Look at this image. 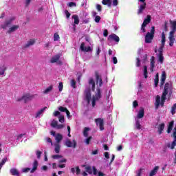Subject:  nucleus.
Masks as SVG:
<instances>
[{
	"label": "nucleus",
	"instance_id": "f257e3e1",
	"mask_svg": "<svg viewBox=\"0 0 176 176\" xmlns=\"http://www.w3.org/2000/svg\"><path fill=\"white\" fill-rule=\"evenodd\" d=\"M155 38V26L151 27V32H148L145 36V43H152V40Z\"/></svg>",
	"mask_w": 176,
	"mask_h": 176
},
{
	"label": "nucleus",
	"instance_id": "f03ea898",
	"mask_svg": "<svg viewBox=\"0 0 176 176\" xmlns=\"http://www.w3.org/2000/svg\"><path fill=\"white\" fill-rule=\"evenodd\" d=\"M34 96L33 94H31L30 93L25 94L21 98L18 99L17 101H23L25 104H27L28 101H31L33 100Z\"/></svg>",
	"mask_w": 176,
	"mask_h": 176
},
{
	"label": "nucleus",
	"instance_id": "4d7b16f0",
	"mask_svg": "<svg viewBox=\"0 0 176 176\" xmlns=\"http://www.w3.org/2000/svg\"><path fill=\"white\" fill-rule=\"evenodd\" d=\"M96 9L98 12H102V7L100 4L96 5Z\"/></svg>",
	"mask_w": 176,
	"mask_h": 176
},
{
	"label": "nucleus",
	"instance_id": "bf43d9fd",
	"mask_svg": "<svg viewBox=\"0 0 176 176\" xmlns=\"http://www.w3.org/2000/svg\"><path fill=\"white\" fill-rule=\"evenodd\" d=\"M167 21L164 22V31H165V32H167L168 31V28H167Z\"/></svg>",
	"mask_w": 176,
	"mask_h": 176
},
{
	"label": "nucleus",
	"instance_id": "3c124183",
	"mask_svg": "<svg viewBox=\"0 0 176 176\" xmlns=\"http://www.w3.org/2000/svg\"><path fill=\"white\" fill-rule=\"evenodd\" d=\"M60 39V35H58V33H55L54 34V41L56 42Z\"/></svg>",
	"mask_w": 176,
	"mask_h": 176
},
{
	"label": "nucleus",
	"instance_id": "e2e57ef3",
	"mask_svg": "<svg viewBox=\"0 0 176 176\" xmlns=\"http://www.w3.org/2000/svg\"><path fill=\"white\" fill-rule=\"evenodd\" d=\"M146 25H144V24H142V26H141V31L142 32H146Z\"/></svg>",
	"mask_w": 176,
	"mask_h": 176
},
{
	"label": "nucleus",
	"instance_id": "774afa93",
	"mask_svg": "<svg viewBox=\"0 0 176 176\" xmlns=\"http://www.w3.org/2000/svg\"><path fill=\"white\" fill-rule=\"evenodd\" d=\"M101 20V16H96L95 17V22L96 23H100V21Z\"/></svg>",
	"mask_w": 176,
	"mask_h": 176
},
{
	"label": "nucleus",
	"instance_id": "473e14b6",
	"mask_svg": "<svg viewBox=\"0 0 176 176\" xmlns=\"http://www.w3.org/2000/svg\"><path fill=\"white\" fill-rule=\"evenodd\" d=\"M63 140V135L58 133L56 136V141L59 144V142H61V140Z\"/></svg>",
	"mask_w": 176,
	"mask_h": 176
},
{
	"label": "nucleus",
	"instance_id": "9b49d317",
	"mask_svg": "<svg viewBox=\"0 0 176 176\" xmlns=\"http://www.w3.org/2000/svg\"><path fill=\"white\" fill-rule=\"evenodd\" d=\"M14 20V18H11L10 19L6 21L3 25H1V28H3V30H6V28L8 27H9V25H10V24H12V21Z\"/></svg>",
	"mask_w": 176,
	"mask_h": 176
},
{
	"label": "nucleus",
	"instance_id": "cd10ccee",
	"mask_svg": "<svg viewBox=\"0 0 176 176\" xmlns=\"http://www.w3.org/2000/svg\"><path fill=\"white\" fill-rule=\"evenodd\" d=\"M47 107H45L41 109H40L36 113V116H35V118H41V115H42L43 113V112H45V111H46V109Z\"/></svg>",
	"mask_w": 176,
	"mask_h": 176
},
{
	"label": "nucleus",
	"instance_id": "4c0bfd02",
	"mask_svg": "<svg viewBox=\"0 0 176 176\" xmlns=\"http://www.w3.org/2000/svg\"><path fill=\"white\" fill-rule=\"evenodd\" d=\"M144 75L145 79H148V67L146 65L144 66Z\"/></svg>",
	"mask_w": 176,
	"mask_h": 176
},
{
	"label": "nucleus",
	"instance_id": "c85d7f7f",
	"mask_svg": "<svg viewBox=\"0 0 176 176\" xmlns=\"http://www.w3.org/2000/svg\"><path fill=\"white\" fill-rule=\"evenodd\" d=\"M95 98L98 100L101 98V87L97 88V94L95 95Z\"/></svg>",
	"mask_w": 176,
	"mask_h": 176
},
{
	"label": "nucleus",
	"instance_id": "393cba45",
	"mask_svg": "<svg viewBox=\"0 0 176 176\" xmlns=\"http://www.w3.org/2000/svg\"><path fill=\"white\" fill-rule=\"evenodd\" d=\"M58 60H60V55L57 54L51 58L50 63L54 64V63H57Z\"/></svg>",
	"mask_w": 176,
	"mask_h": 176
},
{
	"label": "nucleus",
	"instance_id": "864d4df0",
	"mask_svg": "<svg viewBox=\"0 0 176 176\" xmlns=\"http://www.w3.org/2000/svg\"><path fill=\"white\" fill-rule=\"evenodd\" d=\"M91 140H93V137L91 136H89L88 138L86 139L85 143L87 144V145H89L90 144Z\"/></svg>",
	"mask_w": 176,
	"mask_h": 176
},
{
	"label": "nucleus",
	"instance_id": "13d9d810",
	"mask_svg": "<svg viewBox=\"0 0 176 176\" xmlns=\"http://www.w3.org/2000/svg\"><path fill=\"white\" fill-rule=\"evenodd\" d=\"M58 125L57 121H54L52 123H51L52 127H54V129L57 128V126Z\"/></svg>",
	"mask_w": 176,
	"mask_h": 176
},
{
	"label": "nucleus",
	"instance_id": "6ab92c4d",
	"mask_svg": "<svg viewBox=\"0 0 176 176\" xmlns=\"http://www.w3.org/2000/svg\"><path fill=\"white\" fill-rule=\"evenodd\" d=\"M159 166H156L153 168V169L149 173V176H154L156 175V174L157 173V171H159Z\"/></svg>",
	"mask_w": 176,
	"mask_h": 176
},
{
	"label": "nucleus",
	"instance_id": "5701e85b",
	"mask_svg": "<svg viewBox=\"0 0 176 176\" xmlns=\"http://www.w3.org/2000/svg\"><path fill=\"white\" fill-rule=\"evenodd\" d=\"M35 43V39H30L27 42V43L24 45V48L27 49L28 47H30V46H32Z\"/></svg>",
	"mask_w": 176,
	"mask_h": 176
},
{
	"label": "nucleus",
	"instance_id": "72a5a7b5",
	"mask_svg": "<svg viewBox=\"0 0 176 176\" xmlns=\"http://www.w3.org/2000/svg\"><path fill=\"white\" fill-rule=\"evenodd\" d=\"M166 95H162L161 103H160L161 107H164V102H166Z\"/></svg>",
	"mask_w": 176,
	"mask_h": 176
},
{
	"label": "nucleus",
	"instance_id": "aec40b11",
	"mask_svg": "<svg viewBox=\"0 0 176 176\" xmlns=\"http://www.w3.org/2000/svg\"><path fill=\"white\" fill-rule=\"evenodd\" d=\"M166 82V72H163L161 77L160 87H163Z\"/></svg>",
	"mask_w": 176,
	"mask_h": 176
},
{
	"label": "nucleus",
	"instance_id": "8fccbe9b",
	"mask_svg": "<svg viewBox=\"0 0 176 176\" xmlns=\"http://www.w3.org/2000/svg\"><path fill=\"white\" fill-rule=\"evenodd\" d=\"M6 162H8V157H4L2 160L1 162H0V167H3L5 163H6Z\"/></svg>",
	"mask_w": 176,
	"mask_h": 176
},
{
	"label": "nucleus",
	"instance_id": "6e6552de",
	"mask_svg": "<svg viewBox=\"0 0 176 176\" xmlns=\"http://www.w3.org/2000/svg\"><path fill=\"white\" fill-rule=\"evenodd\" d=\"M171 137L174 138V140L172 142V143H168L166 144V146L167 148H170V149H175L176 146V135L173 133V135H171Z\"/></svg>",
	"mask_w": 176,
	"mask_h": 176
},
{
	"label": "nucleus",
	"instance_id": "412c9836",
	"mask_svg": "<svg viewBox=\"0 0 176 176\" xmlns=\"http://www.w3.org/2000/svg\"><path fill=\"white\" fill-rule=\"evenodd\" d=\"M164 127H166V124L164 123H162L158 126V134L160 135L162 133H163L164 130Z\"/></svg>",
	"mask_w": 176,
	"mask_h": 176
},
{
	"label": "nucleus",
	"instance_id": "a211bd4d",
	"mask_svg": "<svg viewBox=\"0 0 176 176\" xmlns=\"http://www.w3.org/2000/svg\"><path fill=\"white\" fill-rule=\"evenodd\" d=\"M11 175H14V176H20V172H19V170L12 168L10 169V170Z\"/></svg>",
	"mask_w": 176,
	"mask_h": 176
},
{
	"label": "nucleus",
	"instance_id": "b1692460",
	"mask_svg": "<svg viewBox=\"0 0 176 176\" xmlns=\"http://www.w3.org/2000/svg\"><path fill=\"white\" fill-rule=\"evenodd\" d=\"M102 5H107L108 8H112V0H102Z\"/></svg>",
	"mask_w": 176,
	"mask_h": 176
},
{
	"label": "nucleus",
	"instance_id": "1a4fd4ad",
	"mask_svg": "<svg viewBox=\"0 0 176 176\" xmlns=\"http://www.w3.org/2000/svg\"><path fill=\"white\" fill-rule=\"evenodd\" d=\"M108 41H114V42L118 43V42L120 41V38H119V36L116 35V34H111L109 36Z\"/></svg>",
	"mask_w": 176,
	"mask_h": 176
},
{
	"label": "nucleus",
	"instance_id": "dca6fc26",
	"mask_svg": "<svg viewBox=\"0 0 176 176\" xmlns=\"http://www.w3.org/2000/svg\"><path fill=\"white\" fill-rule=\"evenodd\" d=\"M152 20V16H151V15H147L146 17L144 19L142 24L144 25H148V24H149V23H151V21Z\"/></svg>",
	"mask_w": 176,
	"mask_h": 176
},
{
	"label": "nucleus",
	"instance_id": "9d476101",
	"mask_svg": "<svg viewBox=\"0 0 176 176\" xmlns=\"http://www.w3.org/2000/svg\"><path fill=\"white\" fill-rule=\"evenodd\" d=\"M14 20V18H11L10 19L6 21L3 25H1V28H3V30H6V28L8 27H9V25H10V24H12V21Z\"/></svg>",
	"mask_w": 176,
	"mask_h": 176
},
{
	"label": "nucleus",
	"instance_id": "09e8293b",
	"mask_svg": "<svg viewBox=\"0 0 176 176\" xmlns=\"http://www.w3.org/2000/svg\"><path fill=\"white\" fill-rule=\"evenodd\" d=\"M135 127H136L137 130H141V124L140 123L139 120H136Z\"/></svg>",
	"mask_w": 176,
	"mask_h": 176
},
{
	"label": "nucleus",
	"instance_id": "4468645a",
	"mask_svg": "<svg viewBox=\"0 0 176 176\" xmlns=\"http://www.w3.org/2000/svg\"><path fill=\"white\" fill-rule=\"evenodd\" d=\"M173 127H174V120L170 121L168 125V129L166 131V133L168 134H170L171 133V131H173Z\"/></svg>",
	"mask_w": 176,
	"mask_h": 176
},
{
	"label": "nucleus",
	"instance_id": "603ef678",
	"mask_svg": "<svg viewBox=\"0 0 176 176\" xmlns=\"http://www.w3.org/2000/svg\"><path fill=\"white\" fill-rule=\"evenodd\" d=\"M175 31L176 30H172V31H170V33H169L168 38H175V36H174V34H175Z\"/></svg>",
	"mask_w": 176,
	"mask_h": 176
},
{
	"label": "nucleus",
	"instance_id": "052dcab7",
	"mask_svg": "<svg viewBox=\"0 0 176 176\" xmlns=\"http://www.w3.org/2000/svg\"><path fill=\"white\" fill-rule=\"evenodd\" d=\"M62 157H63V155H52V159H61Z\"/></svg>",
	"mask_w": 176,
	"mask_h": 176
},
{
	"label": "nucleus",
	"instance_id": "de8ad7c7",
	"mask_svg": "<svg viewBox=\"0 0 176 176\" xmlns=\"http://www.w3.org/2000/svg\"><path fill=\"white\" fill-rule=\"evenodd\" d=\"M67 110L68 109H67V107H64L63 106L58 107V111H60V112H67Z\"/></svg>",
	"mask_w": 176,
	"mask_h": 176
},
{
	"label": "nucleus",
	"instance_id": "c756f323",
	"mask_svg": "<svg viewBox=\"0 0 176 176\" xmlns=\"http://www.w3.org/2000/svg\"><path fill=\"white\" fill-rule=\"evenodd\" d=\"M160 105V96L157 95L155 98V109H159Z\"/></svg>",
	"mask_w": 176,
	"mask_h": 176
},
{
	"label": "nucleus",
	"instance_id": "2eb2a0df",
	"mask_svg": "<svg viewBox=\"0 0 176 176\" xmlns=\"http://www.w3.org/2000/svg\"><path fill=\"white\" fill-rule=\"evenodd\" d=\"M168 89H170V83L166 82L165 84L162 95L167 96L168 94Z\"/></svg>",
	"mask_w": 176,
	"mask_h": 176
},
{
	"label": "nucleus",
	"instance_id": "4be33fe9",
	"mask_svg": "<svg viewBox=\"0 0 176 176\" xmlns=\"http://www.w3.org/2000/svg\"><path fill=\"white\" fill-rule=\"evenodd\" d=\"M19 28H20L19 25H13L12 27L9 28L8 33L12 34V32H14V31H17V30H19Z\"/></svg>",
	"mask_w": 176,
	"mask_h": 176
},
{
	"label": "nucleus",
	"instance_id": "ea45409f",
	"mask_svg": "<svg viewBox=\"0 0 176 176\" xmlns=\"http://www.w3.org/2000/svg\"><path fill=\"white\" fill-rule=\"evenodd\" d=\"M162 44L166 45V34H164V32L162 33Z\"/></svg>",
	"mask_w": 176,
	"mask_h": 176
},
{
	"label": "nucleus",
	"instance_id": "7c9ffc66",
	"mask_svg": "<svg viewBox=\"0 0 176 176\" xmlns=\"http://www.w3.org/2000/svg\"><path fill=\"white\" fill-rule=\"evenodd\" d=\"M168 39H169V46H170V47H173L175 42V37H168Z\"/></svg>",
	"mask_w": 176,
	"mask_h": 176
},
{
	"label": "nucleus",
	"instance_id": "338daca9",
	"mask_svg": "<svg viewBox=\"0 0 176 176\" xmlns=\"http://www.w3.org/2000/svg\"><path fill=\"white\" fill-rule=\"evenodd\" d=\"M59 122L60 123H64L65 122L64 116H59Z\"/></svg>",
	"mask_w": 176,
	"mask_h": 176
},
{
	"label": "nucleus",
	"instance_id": "c03bdc74",
	"mask_svg": "<svg viewBox=\"0 0 176 176\" xmlns=\"http://www.w3.org/2000/svg\"><path fill=\"white\" fill-rule=\"evenodd\" d=\"M175 111H176V103H175L171 107L172 115H175Z\"/></svg>",
	"mask_w": 176,
	"mask_h": 176
},
{
	"label": "nucleus",
	"instance_id": "c9c22d12",
	"mask_svg": "<svg viewBox=\"0 0 176 176\" xmlns=\"http://www.w3.org/2000/svg\"><path fill=\"white\" fill-rule=\"evenodd\" d=\"M88 131H90V128L85 127L83 131V135L85 138L89 137V133Z\"/></svg>",
	"mask_w": 176,
	"mask_h": 176
},
{
	"label": "nucleus",
	"instance_id": "79ce46f5",
	"mask_svg": "<svg viewBox=\"0 0 176 176\" xmlns=\"http://www.w3.org/2000/svg\"><path fill=\"white\" fill-rule=\"evenodd\" d=\"M7 68L6 66L3 65L1 68H0V76L1 75H3L5 74V71H6Z\"/></svg>",
	"mask_w": 176,
	"mask_h": 176
},
{
	"label": "nucleus",
	"instance_id": "e433bc0d",
	"mask_svg": "<svg viewBox=\"0 0 176 176\" xmlns=\"http://www.w3.org/2000/svg\"><path fill=\"white\" fill-rule=\"evenodd\" d=\"M158 61H160L161 64H163V62L164 61V56H163V54H159Z\"/></svg>",
	"mask_w": 176,
	"mask_h": 176
},
{
	"label": "nucleus",
	"instance_id": "f3484780",
	"mask_svg": "<svg viewBox=\"0 0 176 176\" xmlns=\"http://www.w3.org/2000/svg\"><path fill=\"white\" fill-rule=\"evenodd\" d=\"M89 85H91L92 91H96V82L93 78H90L89 80Z\"/></svg>",
	"mask_w": 176,
	"mask_h": 176
},
{
	"label": "nucleus",
	"instance_id": "0eeeda50",
	"mask_svg": "<svg viewBox=\"0 0 176 176\" xmlns=\"http://www.w3.org/2000/svg\"><path fill=\"white\" fill-rule=\"evenodd\" d=\"M96 126H99L100 130L102 131L104 130V120L102 118H96L95 119Z\"/></svg>",
	"mask_w": 176,
	"mask_h": 176
},
{
	"label": "nucleus",
	"instance_id": "680f3d73",
	"mask_svg": "<svg viewBox=\"0 0 176 176\" xmlns=\"http://www.w3.org/2000/svg\"><path fill=\"white\" fill-rule=\"evenodd\" d=\"M36 155L37 156V159H41V155H42V151H37Z\"/></svg>",
	"mask_w": 176,
	"mask_h": 176
},
{
	"label": "nucleus",
	"instance_id": "6e6d98bb",
	"mask_svg": "<svg viewBox=\"0 0 176 176\" xmlns=\"http://www.w3.org/2000/svg\"><path fill=\"white\" fill-rule=\"evenodd\" d=\"M144 170V168H141L139 170H138L137 171V175L136 176H141L142 174V170Z\"/></svg>",
	"mask_w": 176,
	"mask_h": 176
},
{
	"label": "nucleus",
	"instance_id": "423d86ee",
	"mask_svg": "<svg viewBox=\"0 0 176 176\" xmlns=\"http://www.w3.org/2000/svg\"><path fill=\"white\" fill-rule=\"evenodd\" d=\"M95 76H96V85H98L99 83L98 87H101V86H102V78H101V76L100 75V74H98V72H95Z\"/></svg>",
	"mask_w": 176,
	"mask_h": 176
},
{
	"label": "nucleus",
	"instance_id": "5fc2aeb1",
	"mask_svg": "<svg viewBox=\"0 0 176 176\" xmlns=\"http://www.w3.org/2000/svg\"><path fill=\"white\" fill-rule=\"evenodd\" d=\"M58 89H59V91H63V89H64V85H63V82H59Z\"/></svg>",
	"mask_w": 176,
	"mask_h": 176
},
{
	"label": "nucleus",
	"instance_id": "f704fd0d",
	"mask_svg": "<svg viewBox=\"0 0 176 176\" xmlns=\"http://www.w3.org/2000/svg\"><path fill=\"white\" fill-rule=\"evenodd\" d=\"M170 24L172 30H173V31H176V21H173L172 20H170Z\"/></svg>",
	"mask_w": 176,
	"mask_h": 176
},
{
	"label": "nucleus",
	"instance_id": "a18cd8bd",
	"mask_svg": "<svg viewBox=\"0 0 176 176\" xmlns=\"http://www.w3.org/2000/svg\"><path fill=\"white\" fill-rule=\"evenodd\" d=\"M71 86L73 89H76V81L74 79L71 80Z\"/></svg>",
	"mask_w": 176,
	"mask_h": 176
},
{
	"label": "nucleus",
	"instance_id": "37998d69",
	"mask_svg": "<svg viewBox=\"0 0 176 176\" xmlns=\"http://www.w3.org/2000/svg\"><path fill=\"white\" fill-rule=\"evenodd\" d=\"M166 44H161V46L160 47L158 52L159 54H163V49L164 48Z\"/></svg>",
	"mask_w": 176,
	"mask_h": 176
},
{
	"label": "nucleus",
	"instance_id": "69168bd1",
	"mask_svg": "<svg viewBox=\"0 0 176 176\" xmlns=\"http://www.w3.org/2000/svg\"><path fill=\"white\" fill-rule=\"evenodd\" d=\"M65 13L67 19H69V17H71V13H69V12H68L67 10H65Z\"/></svg>",
	"mask_w": 176,
	"mask_h": 176
},
{
	"label": "nucleus",
	"instance_id": "20e7f679",
	"mask_svg": "<svg viewBox=\"0 0 176 176\" xmlns=\"http://www.w3.org/2000/svg\"><path fill=\"white\" fill-rule=\"evenodd\" d=\"M65 145L67 147V148H76V140H73L72 142H71V140L67 139L65 142Z\"/></svg>",
	"mask_w": 176,
	"mask_h": 176
},
{
	"label": "nucleus",
	"instance_id": "ddd939ff",
	"mask_svg": "<svg viewBox=\"0 0 176 176\" xmlns=\"http://www.w3.org/2000/svg\"><path fill=\"white\" fill-rule=\"evenodd\" d=\"M145 116V109L144 108H141L138 113V119H142V118Z\"/></svg>",
	"mask_w": 176,
	"mask_h": 176
},
{
	"label": "nucleus",
	"instance_id": "39448f33",
	"mask_svg": "<svg viewBox=\"0 0 176 176\" xmlns=\"http://www.w3.org/2000/svg\"><path fill=\"white\" fill-rule=\"evenodd\" d=\"M84 94L87 104H90V101L91 100V90L90 89V88L87 89L85 91Z\"/></svg>",
	"mask_w": 176,
	"mask_h": 176
},
{
	"label": "nucleus",
	"instance_id": "a878e982",
	"mask_svg": "<svg viewBox=\"0 0 176 176\" xmlns=\"http://www.w3.org/2000/svg\"><path fill=\"white\" fill-rule=\"evenodd\" d=\"M38 169V161L37 160H34V163H33V168L32 169L30 170V173H35V171H36V170Z\"/></svg>",
	"mask_w": 176,
	"mask_h": 176
},
{
	"label": "nucleus",
	"instance_id": "58836bf2",
	"mask_svg": "<svg viewBox=\"0 0 176 176\" xmlns=\"http://www.w3.org/2000/svg\"><path fill=\"white\" fill-rule=\"evenodd\" d=\"M52 90H53V86L50 85V87H48L44 91L43 94H47V93H50V91H52Z\"/></svg>",
	"mask_w": 176,
	"mask_h": 176
},
{
	"label": "nucleus",
	"instance_id": "f8f14e48",
	"mask_svg": "<svg viewBox=\"0 0 176 176\" xmlns=\"http://www.w3.org/2000/svg\"><path fill=\"white\" fill-rule=\"evenodd\" d=\"M80 50H82V52H91L93 49H91L90 46L87 47H85V43L82 42L80 45Z\"/></svg>",
	"mask_w": 176,
	"mask_h": 176
},
{
	"label": "nucleus",
	"instance_id": "bb28decb",
	"mask_svg": "<svg viewBox=\"0 0 176 176\" xmlns=\"http://www.w3.org/2000/svg\"><path fill=\"white\" fill-rule=\"evenodd\" d=\"M82 167H85V171L88 173V174H93V169L91 168V166L87 165H82Z\"/></svg>",
	"mask_w": 176,
	"mask_h": 176
},
{
	"label": "nucleus",
	"instance_id": "a19ab883",
	"mask_svg": "<svg viewBox=\"0 0 176 176\" xmlns=\"http://www.w3.org/2000/svg\"><path fill=\"white\" fill-rule=\"evenodd\" d=\"M61 148V146L58 144H56L55 145V148H54V151L56 152V153H60V149Z\"/></svg>",
	"mask_w": 176,
	"mask_h": 176
},
{
	"label": "nucleus",
	"instance_id": "7ed1b4c3",
	"mask_svg": "<svg viewBox=\"0 0 176 176\" xmlns=\"http://www.w3.org/2000/svg\"><path fill=\"white\" fill-rule=\"evenodd\" d=\"M139 2L142 3L138 9L137 14H142L144 13V10L146 9V3L145 2V0H138Z\"/></svg>",
	"mask_w": 176,
	"mask_h": 176
},
{
	"label": "nucleus",
	"instance_id": "2f4dec72",
	"mask_svg": "<svg viewBox=\"0 0 176 176\" xmlns=\"http://www.w3.org/2000/svg\"><path fill=\"white\" fill-rule=\"evenodd\" d=\"M72 19L74 20V24H76L77 25L79 24V16L78 14H74L72 16Z\"/></svg>",
	"mask_w": 176,
	"mask_h": 176
},
{
	"label": "nucleus",
	"instance_id": "49530a36",
	"mask_svg": "<svg viewBox=\"0 0 176 176\" xmlns=\"http://www.w3.org/2000/svg\"><path fill=\"white\" fill-rule=\"evenodd\" d=\"M150 61H151V67H155V56H151V59H150Z\"/></svg>",
	"mask_w": 176,
	"mask_h": 176
},
{
	"label": "nucleus",
	"instance_id": "0e129e2a",
	"mask_svg": "<svg viewBox=\"0 0 176 176\" xmlns=\"http://www.w3.org/2000/svg\"><path fill=\"white\" fill-rule=\"evenodd\" d=\"M136 60V67H141V60H140L138 58H137Z\"/></svg>",
	"mask_w": 176,
	"mask_h": 176
}]
</instances>
